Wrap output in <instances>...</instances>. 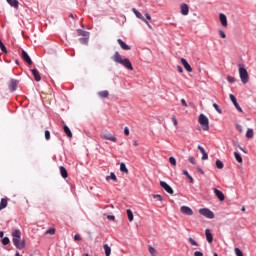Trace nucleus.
I'll return each mask as SVG.
<instances>
[{"mask_svg": "<svg viewBox=\"0 0 256 256\" xmlns=\"http://www.w3.org/2000/svg\"><path fill=\"white\" fill-rule=\"evenodd\" d=\"M12 242L16 249H25V239H21V230L16 229L12 232Z\"/></svg>", "mask_w": 256, "mask_h": 256, "instance_id": "1", "label": "nucleus"}, {"mask_svg": "<svg viewBox=\"0 0 256 256\" xmlns=\"http://www.w3.org/2000/svg\"><path fill=\"white\" fill-rule=\"evenodd\" d=\"M113 61H115V63H120V65H123V67H125L129 71H133V64H131V61H129V59L127 58L123 59L119 52H115L113 56Z\"/></svg>", "mask_w": 256, "mask_h": 256, "instance_id": "2", "label": "nucleus"}, {"mask_svg": "<svg viewBox=\"0 0 256 256\" xmlns=\"http://www.w3.org/2000/svg\"><path fill=\"white\" fill-rule=\"evenodd\" d=\"M238 67L240 79L242 83L246 85V83H249V72H247V69H245V67H243L241 64H238Z\"/></svg>", "mask_w": 256, "mask_h": 256, "instance_id": "3", "label": "nucleus"}, {"mask_svg": "<svg viewBox=\"0 0 256 256\" xmlns=\"http://www.w3.org/2000/svg\"><path fill=\"white\" fill-rule=\"evenodd\" d=\"M198 123L201 125L203 131H209V118H207V116L200 114Z\"/></svg>", "mask_w": 256, "mask_h": 256, "instance_id": "4", "label": "nucleus"}, {"mask_svg": "<svg viewBox=\"0 0 256 256\" xmlns=\"http://www.w3.org/2000/svg\"><path fill=\"white\" fill-rule=\"evenodd\" d=\"M77 33H78V36L80 37L79 39L80 43H82V45H87L89 41V32L82 29H78Z\"/></svg>", "mask_w": 256, "mask_h": 256, "instance_id": "5", "label": "nucleus"}, {"mask_svg": "<svg viewBox=\"0 0 256 256\" xmlns=\"http://www.w3.org/2000/svg\"><path fill=\"white\" fill-rule=\"evenodd\" d=\"M200 215H203V217H206L207 219H214L215 214L213 211L209 210L208 208H202L199 210Z\"/></svg>", "mask_w": 256, "mask_h": 256, "instance_id": "6", "label": "nucleus"}, {"mask_svg": "<svg viewBox=\"0 0 256 256\" xmlns=\"http://www.w3.org/2000/svg\"><path fill=\"white\" fill-rule=\"evenodd\" d=\"M101 139L106 141H112V143H117V137L113 136V134L109 132H103L100 134Z\"/></svg>", "mask_w": 256, "mask_h": 256, "instance_id": "7", "label": "nucleus"}, {"mask_svg": "<svg viewBox=\"0 0 256 256\" xmlns=\"http://www.w3.org/2000/svg\"><path fill=\"white\" fill-rule=\"evenodd\" d=\"M132 13L136 15L137 19H140V21H143L147 25V27L151 29V24H149V21H147V19L143 17V14H141V12H139L136 8H132Z\"/></svg>", "mask_w": 256, "mask_h": 256, "instance_id": "8", "label": "nucleus"}, {"mask_svg": "<svg viewBox=\"0 0 256 256\" xmlns=\"http://www.w3.org/2000/svg\"><path fill=\"white\" fill-rule=\"evenodd\" d=\"M160 187H162V189H164V191L169 193V195H173V193H174L173 188H171V186H169V184H167V182L160 181Z\"/></svg>", "mask_w": 256, "mask_h": 256, "instance_id": "9", "label": "nucleus"}, {"mask_svg": "<svg viewBox=\"0 0 256 256\" xmlns=\"http://www.w3.org/2000/svg\"><path fill=\"white\" fill-rule=\"evenodd\" d=\"M230 100L232 101L234 107L237 109V111H239L240 113H243V109L241 108V106L239 105V103L237 102V98H235V95L230 94L229 95Z\"/></svg>", "mask_w": 256, "mask_h": 256, "instance_id": "10", "label": "nucleus"}, {"mask_svg": "<svg viewBox=\"0 0 256 256\" xmlns=\"http://www.w3.org/2000/svg\"><path fill=\"white\" fill-rule=\"evenodd\" d=\"M17 85H19V81H18V80L11 79V80L8 82V87H9V90H10L11 92L17 91Z\"/></svg>", "mask_w": 256, "mask_h": 256, "instance_id": "11", "label": "nucleus"}, {"mask_svg": "<svg viewBox=\"0 0 256 256\" xmlns=\"http://www.w3.org/2000/svg\"><path fill=\"white\" fill-rule=\"evenodd\" d=\"M21 56H22L23 61L28 63V65H33V60H31V57H29V54H27V52L25 50H22Z\"/></svg>", "mask_w": 256, "mask_h": 256, "instance_id": "12", "label": "nucleus"}, {"mask_svg": "<svg viewBox=\"0 0 256 256\" xmlns=\"http://www.w3.org/2000/svg\"><path fill=\"white\" fill-rule=\"evenodd\" d=\"M181 213H183V215H188L189 217H191V215H193V210L191 208H189V206H182L180 208Z\"/></svg>", "mask_w": 256, "mask_h": 256, "instance_id": "13", "label": "nucleus"}, {"mask_svg": "<svg viewBox=\"0 0 256 256\" xmlns=\"http://www.w3.org/2000/svg\"><path fill=\"white\" fill-rule=\"evenodd\" d=\"M181 63L183 65L184 69H186V71H188V73H193V68L191 67L189 62H187V60L185 58L181 59Z\"/></svg>", "mask_w": 256, "mask_h": 256, "instance_id": "14", "label": "nucleus"}, {"mask_svg": "<svg viewBox=\"0 0 256 256\" xmlns=\"http://www.w3.org/2000/svg\"><path fill=\"white\" fill-rule=\"evenodd\" d=\"M214 194L216 195V197L219 199V201H225V194H223L221 192V190L219 189H214Z\"/></svg>", "mask_w": 256, "mask_h": 256, "instance_id": "15", "label": "nucleus"}, {"mask_svg": "<svg viewBox=\"0 0 256 256\" xmlns=\"http://www.w3.org/2000/svg\"><path fill=\"white\" fill-rule=\"evenodd\" d=\"M121 49H123L124 51H131V46L127 45L123 40L118 39L117 40Z\"/></svg>", "mask_w": 256, "mask_h": 256, "instance_id": "16", "label": "nucleus"}, {"mask_svg": "<svg viewBox=\"0 0 256 256\" xmlns=\"http://www.w3.org/2000/svg\"><path fill=\"white\" fill-rule=\"evenodd\" d=\"M205 235L208 243H213V234L211 233V230L206 229L205 230Z\"/></svg>", "mask_w": 256, "mask_h": 256, "instance_id": "17", "label": "nucleus"}, {"mask_svg": "<svg viewBox=\"0 0 256 256\" xmlns=\"http://www.w3.org/2000/svg\"><path fill=\"white\" fill-rule=\"evenodd\" d=\"M10 7H14V9H19V1L17 0H6Z\"/></svg>", "mask_w": 256, "mask_h": 256, "instance_id": "18", "label": "nucleus"}, {"mask_svg": "<svg viewBox=\"0 0 256 256\" xmlns=\"http://www.w3.org/2000/svg\"><path fill=\"white\" fill-rule=\"evenodd\" d=\"M180 9L183 15H189V6L187 4H182Z\"/></svg>", "mask_w": 256, "mask_h": 256, "instance_id": "19", "label": "nucleus"}, {"mask_svg": "<svg viewBox=\"0 0 256 256\" xmlns=\"http://www.w3.org/2000/svg\"><path fill=\"white\" fill-rule=\"evenodd\" d=\"M32 74L35 79V81L39 82L41 81V75L39 74V71L37 69H32Z\"/></svg>", "mask_w": 256, "mask_h": 256, "instance_id": "20", "label": "nucleus"}, {"mask_svg": "<svg viewBox=\"0 0 256 256\" xmlns=\"http://www.w3.org/2000/svg\"><path fill=\"white\" fill-rule=\"evenodd\" d=\"M60 175L61 177H63V179H67V177H69V174L67 173V169H65V167L60 166Z\"/></svg>", "mask_w": 256, "mask_h": 256, "instance_id": "21", "label": "nucleus"}, {"mask_svg": "<svg viewBox=\"0 0 256 256\" xmlns=\"http://www.w3.org/2000/svg\"><path fill=\"white\" fill-rule=\"evenodd\" d=\"M220 23L222 27H227V16L225 14H220Z\"/></svg>", "mask_w": 256, "mask_h": 256, "instance_id": "22", "label": "nucleus"}, {"mask_svg": "<svg viewBox=\"0 0 256 256\" xmlns=\"http://www.w3.org/2000/svg\"><path fill=\"white\" fill-rule=\"evenodd\" d=\"M63 130L67 137H69V139L73 137V133H71V129H69L67 125H64Z\"/></svg>", "mask_w": 256, "mask_h": 256, "instance_id": "23", "label": "nucleus"}, {"mask_svg": "<svg viewBox=\"0 0 256 256\" xmlns=\"http://www.w3.org/2000/svg\"><path fill=\"white\" fill-rule=\"evenodd\" d=\"M98 96L101 97L102 99H107V97H109V91L107 90L100 91L98 92Z\"/></svg>", "mask_w": 256, "mask_h": 256, "instance_id": "24", "label": "nucleus"}, {"mask_svg": "<svg viewBox=\"0 0 256 256\" xmlns=\"http://www.w3.org/2000/svg\"><path fill=\"white\" fill-rule=\"evenodd\" d=\"M103 247H104L105 255L111 256V247L109 246V244H104Z\"/></svg>", "mask_w": 256, "mask_h": 256, "instance_id": "25", "label": "nucleus"}, {"mask_svg": "<svg viewBox=\"0 0 256 256\" xmlns=\"http://www.w3.org/2000/svg\"><path fill=\"white\" fill-rule=\"evenodd\" d=\"M7 204H8L7 199L2 198L0 202V211H3V209L7 207Z\"/></svg>", "mask_w": 256, "mask_h": 256, "instance_id": "26", "label": "nucleus"}, {"mask_svg": "<svg viewBox=\"0 0 256 256\" xmlns=\"http://www.w3.org/2000/svg\"><path fill=\"white\" fill-rule=\"evenodd\" d=\"M255 133L253 132V129L248 128L247 132H246V137L247 139H253Z\"/></svg>", "mask_w": 256, "mask_h": 256, "instance_id": "27", "label": "nucleus"}, {"mask_svg": "<svg viewBox=\"0 0 256 256\" xmlns=\"http://www.w3.org/2000/svg\"><path fill=\"white\" fill-rule=\"evenodd\" d=\"M111 180L117 182V176L113 172H111L110 175L106 177V181H111Z\"/></svg>", "mask_w": 256, "mask_h": 256, "instance_id": "28", "label": "nucleus"}, {"mask_svg": "<svg viewBox=\"0 0 256 256\" xmlns=\"http://www.w3.org/2000/svg\"><path fill=\"white\" fill-rule=\"evenodd\" d=\"M120 171L126 174L129 173V169H127V166L123 162L120 164Z\"/></svg>", "mask_w": 256, "mask_h": 256, "instance_id": "29", "label": "nucleus"}, {"mask_svg": "<svg viewBox=\"0 0 256 256\" xmlns=\"http://www.w3.org/2000/svg\"><path fill=\"white\" fill-rule=\"evenodd\" d=\"M235 159L238 163H243V158L241 157V154L238 152H234Z\"/></svg>", "mask_w": 256, "mask_h": 256, "instance_id": "30", "label": "nucleus"}, {"mask_svg": "<svg viewBox=\"0 0 256 256\" xmlns=\"http://www.w3.org/2000/svg\"><path fill=\"white\" fill-rule=\"evenodd\" d=\"M126 213L128 215V221H133V211H131V209H127Z\"/></svg>", "mask_w": 256, "mask_h": 256, "instance_id": "31", "label": "nucleus"}, {"mask_svg": "<svg viewBox=\"0 0 256 256\" xmlns=\"http://www.w3.org/2000/svg\"><path fill=\"white\" fill-rule=\"evenodd\" d=\"M216 167L217 169H223L224 164L221 160H216Z\"/></svg>", "mask_w": 256, "mask_h": 256, "instance_id": "32", "label": "nucleus"}, {"mask_svg": "<svg viewBox=\"0 0 256 256\" xmlns=\"http://www.w3.org/2000/svg\"><path fill=\"white\" fill-rule=\"evenodd\" d=\"M0 49L3 53H7V47L3 44V41L0 40Z\"/></svg>", "mask_w": 256, "mask_h": 256, "instance_id": "33", "label": "nucleus"}, {"mask_svg": "<svg viewBox=\"0 0 256 256\" xmlns=\"http://www.w3.org/2000/svg\"><path fill=\"white\" fill-rule=\"evenodd\" d=\"M169 163L171 165H173V167H175V165H177V160L175 159V157H170L169 158Z\"/></svg>", "mask_w": 256, "mask_h": 256, "instance_id": "34", "label": "nucleus"}, {"mask_svg": "<svg viewBox=\"0 0 256 256\" xmlns=\"http://www.w3.org/2000/svg\"><path fill=\"white\" fill-rule=\"evenodd\" d=\"M213 107L217 111V113H219L220 115H221V113H223V111L221 110V108H219V105H217V103H214Z\"/></svg>", "mask_w": 256, "mask_h": 256, "instance_id": "35", "label": "nucleus"}, {"mask_svg": "<svg viewBox=\"0 0 256 256\" xmlns=\"http://www.w3.org/2000/svg\"><path fill=\"white\" fill-rule=\"evenodd\" d=\"M46 235H55V228H49L46 231Z\"/></svg>", "mask_w": 256, "mask_h": 256, "instance_id": "36", "label": "nucleus"}, {"mask_svg": "<svg viewBox=\"0 0 256 256\" xmlns=\"http://www.w3.org/2000/svg\"><path fill=\"white\" fill-rule=\"evenodd\" d=\"M189 243L195 247L199 246V244L197 243V241H195L193 238H189L188 239Z\"/></svg>", "mask_w": 256, "mask_h": 256, "instance_id": "37", "label": "nucleus"}, {"mask_svg": "<svg viewBox=\"0 0 256 256\" xmlns=\"http://www.w3.org/2000/svg\"><path fill=\"white\" fill-rule=\"evenodd\" d=\"M234 251L236 256H243V252L241 251V249L235 248Z\"/></svg>", "mask_w": 256, "mask_h": 256, "instance_id": "38", "label": "nucleus"}, {"mask_svg": "<svg viewBox=\"0 0 256 256\" xmlns=\"http://www.w3.org/2000/svg\"><path fill=\"white\" fill-rule=\"evenodd\" d=\"M45 139L46 141H49V139H51V132H49V130L45 131Z\"/></svg>", "mask_w": 256, "mask_h": 256, "instance_id": "39", "label": "nucleus"}, {"mask_svg": "<svg viewBox=\"0 0 256 256\" xmlns=\"http://www.w3.org/2000/svg\"><path fill=\"white\" fill-rule=\"evenodd\" d=\"M9 243H10L9 238L4 237V238L2 239V245H9Z\"/></svg>", "mask_w": 256, "mask_h": 256, "instance_id": "40", "label": "nucleus"}, {"mask_svg": "<svg viewBox=\"0 0 256 256\" xmlns=\"http://www.w3.org/2000/svg\"><path fill=\"white\" fill-rule=\"evenodd\" d=\"M149 253H150L152 256H155V253H157V252H156L155 248H153V246H149Z\"/></svg>", "mask_w": 256, "mask_h": 256, "instance_id": "41", "label": "nucleus"}, {"mask_svg": "<svg viewBox=\"0 0 256 256\" xmlns=\"http://www.w3.org/2000/svg\"><path fill=\"white\" fill-rule=\"evenodd\" d=\"M227 81H228V83H235V77H233V76H227Z\"/></svg>", "mask_w": 256, "mask_h": 256, "instance_id": "42", "label": "nucleus"}, {"mask_svg": "<svg viewBox=\"0 0 256 256\" xmlns=\"http://www.w3.org/2000/svg\"><path fill=\"white\" fill-rule=\"evenodd\" d=\"M172 123H173L174 127H177V125H178L177 117L172 116Z\"/></svg>", "mask_w": 256, "mask_h": 256, "instance_id": "43", "label": "nucleus"}, {"mask_svg": "<svg viewBox=\"0 0 256 256\" xmlns=\"http://www.w3.org/2000/svg\"><path fill=\"white\" fill-rule=\"evenodd\" d=\"M198 149H199V151L202 153V155H205V153H207V152L205 151V148H203L201 145H198Z\"/></svg>", "mask_w": 256, "mask_h": 256, "instance_id": "44", "label": "nucleus"}, {"mask_svg": "<svg viewBox=\"0 0 256 256\" xmlns=\"http://www.w3.org/2000/svg\"><path fill=\"white\" fill-rule=\"evenodd\" d=\"M198 149H199V151L202 153V155H205V153H207V152L205 151V148H203L201 145H198Z\"/></svg>", "mask_w": 256, "mask_h": 256, "instance_id": "45", "label": "nucleus"}, {"mask_svg": "<svg viewBox=\"0 0 256 256\" xmlns=\"http://www.w3.org/2000/svg\"><path fill=\"white\" fill-rule=\"evenodd\" d=\"M153 197H154V199H157V201H163V197L159 194H156Z\"/></svg>", "mask_w": 256, "mask_h": 256, "instance_id": "46", "label": "nucleus"}, {"mask_svg": "<svg viewBox=\"0 0 256 256\" xmlns=\"http://www.w3.org/2000/svg\"><path fill=\"white\" fill-rule=\"evenodd\" d=\"M236 129H237V131H239V133H243V126L237 124Z\"/></svg>", "mask_w": 256, "mask_h": 256, "instance_id": "47", "label": "nucleus"}, {"mask_svg": "<svg viewBox=\"0 0 256 256\" xmlns=\"http://www.w3.org/2000/svg\"><path fill=\"white\" fill-rule=\"evenodd\" d=\"M219 34L222 39H226L227 35L223 32V30H219Z\"/></svg>", "mask_w": 256, "mask_h": 256, "instance_id": "48", "label": "nucleus"}, {"mask_svg": "<svg viewBox=\"0 0 256 256\" xmlns=\"http://www.w3.org/2000/svg\"><path fill=\"white\" fill-rule=\"evenodd\" d=\"M209 159V155L207 153L202 154V161H207Z\"/></svg>", "mask_w": 256, "mask_h": 256, "instance_id": "49", "label": "nucleus"}, {"mask_svg": "<svg viewBox=\"0 0 256 256\" xmlns=\"http://www.w3.org/2000/svg\"><path fill=\"white\" fill-rule=\"evenodd\" d=\"M188 160L192 165H195L196 161L194 157L190 156Z\"/></svg>", "mask_w": 256, "mask_h": 256, "instance_id": "50", "label": "nucleus"}, {"mask_svg": "<svg viewBox=\"0 0 256 256\" xmlns=\"http://www.w3.org/2000/svg\"><path fill=\"white\" fill-rule=\"evenodd\" d=\"M74 241H81V236L79 234H76L74 236Z\"/></svg>", "mask_w": 256, "mask_h": 256, "instance_id": "51", "label": "nucleus"}, {"mask_svg": "<svg viewBox=\"0 0 256 256\" xmlns=\"http://www.w3.org/2000/svg\"><path fill=\"white\" fill-rule=\"evenodd\" d=\"M124 134L126 135V137H129V128L128 127L124 128Z\"/></svg>", "mask_w": 256, "mask_h": 256, "instance_id": "52", "label": "nucleus"}, {"mask_svg": "<svg viewBox=\"0 0 256 256\" xmlns=\"http://www.w3.org/2000/svg\"><path fill=\"white\" fill-rule=\"evenodd\" d=\"M107 219H109V221H115V216L108 215Z\"/></svg>", "mask_w": 256, "mask_h": 256, "instance_id": "53", "label": "nucleus"}, {"mask_svg": "<svg viewBox=\"0 0 256 256\" xmlns=\"http://www.w3.org/2000/svg\"><path fill=\"white\" fill-rule=\"evenodd\" d=\"M194 256H203L201 251H196L194 252Z\"/></svg>", "mask_w": 256, "mask_h": 256, "instance_id": "54", "label": "nucleus"}, {"mask_svg": "<svg viewBox=\"0 0 256 256\" xmlns=\"http://www.w3.org/2000/svg\"><path fill=\"white\" fill-rule=\"evenodd\" d=\"M181 103H182V105L184 106V107H187V101H185V99H181Z\"/></svg>", "mask_w": 256, "mask_h": 256, "instance_id": "55", "label": "nucleus"}, {"mask_svg": "<svg viewBox=\"0 0 256 256\" xmlns=\"http://www.w3.org/2000/svg\"><path fill=\"white\" fill-rule=\"evenodd\" d=\"M145 17H146V19H147L148 21H151V15H150L149 13H146V14H145Z\"/></svg>", "mask_w": 256, "mask_h": 256, "instance_id": "56", "label": "nucleus"}, {"mask_svg": "<svg viewBox=\"0 0 256 256\" xmlns=\"http://www.w3.org/2000/svg\"><path fill=\"white\" fill-rule=\"evenodd\" d=\"M183 175H185L187 178L190 176V174L187 170H183Z\"/></svg>", "mask_w": 256, "mask_h": 256, "instance_id": "57", "label": "nucleus"}, {"mask_svg": "<svg viewBox=\"0 0 256 256\" xmlns=\"http://www.w3.org/2000/svg\"><path fill=\"white\" fill-rule=\"evenodd\" d=\"M177 70L179 71V73H183V67L177 66Z\"/></svg>", "mask_w": 256, "mask_h": 256, "instance_id": "58", "label": "nucleus"}, {"mask_svg": "<svg viewBox=\"0 0 256 256\" xmlns=\"http://www.w3.org/2000/svg\"><path fill=\"white\" fill-rule=\"evenodd\" d=\"M133 145H134V147H138L139 146V142L137 140H134L133 141Z\"/></svg>", "mask_w": 256, "mask_h": 256, "instance_id": "59", "label": "nucleus"}, {"mask_svg": "<svg viewBox=\"0 0 256 256\" xmlns=\"http://www.w3.org/2000/svg\"><path fill=\"white\" fill-rule=\"evenodd\" d=\"M188 179L190 180V183H194L193 177H191V175L188 177Z\"/></svg>", "mask_w": 256, "mask_h": 256, "instance_id": "60", "label": "nucleus"}, {"mask_svg": "<svg viewBox=\"0 0 256 256\" xmlns=\"http://www.w3.org/2000/svg\"><path fill=\"white\" fill-rule=\"evenodd\" d=\"M4 235H5V234L3 233V231H1V232H0V238L3 239Z\"/></svg>", "mask_w": 256, "mask_h": 256, "instance_id": "61", "label": "nucleus"}, {"mask_svg": "<svg viewBox=\"0 0 256 256\" xmlns=\"http://www.w3.org/2000/svg\"><path fill=\"white\" fill-rule=\"evenodd\" d=\"M198 171H199V173H201L202 175H203V169H201V168H198Z\"/></svg>", "mask_w": 256, "mask_h": 256, "instance_id": "62", "label": "nucleus"}, {"mask_svg": "<svg viewBox=\"0 0 256 256\" xmlns=\"http://www.w3.org/2000/svg\"><path fill=\"white\" fill-rule=\"evenodd\" d=\"M241 211L245 212V206H243V207L241 208Z\"/></svg>", "mask_w": 256, "mask_h": 256, "instance_id": "63", "label": "nucleus"}, {"mask_svg": "<svg viewBox=\"0 0 256 256\" xmlns=\"http://www.w3.org/2000/svg\"><path fill=\"white\" fill-rule=\"evenodd\" d=\"M15 256H21V254H19V252H16V255Z\"/></svg>", "mask_w": 256, "mask_h": 256, "instance_id": "64", "label": "nucleus"}]
</instances>
